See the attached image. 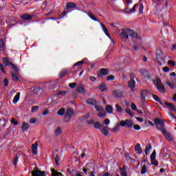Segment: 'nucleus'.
<instances>
[{
  "mask_svg": "<svg viewBox=\"0 0 176 176\" xmlns=\"http://www.w3.org/2000/svg\"><path fill=\"white\" fill-rule=\"evenodd\" d=\"M154 124L155 125V127H157L159 131H161V133L163 134V135H164L168 141H173L171 135L168 133V131L166 130V128H164V126H166V123H164V120L160 118H155L154 120Z\"/></svg>",
  "mask_w": 176,
  "mask_h": 176,
  "instance_id": "1",
  "label": "nucleus"
},
{
  "mask_svg": "<svg viewBox=\"0 0 176 176\" xmlns=\"http://www.w3.org/2000/svg\"><path fill=\"white\" fill-rule=\"evenodd\" d=\"M120 36L124 41H127V39H129V36H131L136 39V38H138V34L131 29L126 28L122 30Z\"/></svg>",
  "mask_w": 176,
  "mask_h": 176,
  "instance_id": "2",
  "label": "nucleus"
},
{
  "mask_svg": "<svg viewBox=\"0 0 176 176\" xmlns=\"http://www.w3.org/2000/svg\"><path fill=\"white\" fill-rule=\"evenodd\" d=\"M120 126H122V127H127L128 129H131V127L134 126V122L130 119L121 120L120 122V124H117L116 127L112 129L113 133H116V131H119V130H120Z\"/></svg>",
  "mask_w": 176,
  "mask_h": 176,
  "instance_id": "3",
  "label": "nucleus"
},
{
  "mask_svg": "<svg viewBox=\"0 0 176 176\" xmlns=\"http://www.w3.org/2000/svg\"><path fill=\"white\" fill-rule=\"evenodd\" d=\"M156 87L160 93H165L166 92V88H164V85H163V83H162V79L160 78H157L156 79Z\"/></svg>",
  "mask_w": 176,
  "mask_h": 176,
  "instance_id": "4",
  "label": "nucleus"
},
{
  "mask_svg": "<svg viewBox=\"0 0 176 176\" xmlns=\"http://www.w3.org/2000/svg\"><path fill=\"white\" fill-rule=\"evenodd\" d=\"M72 116H74V111L71 109H68L65 113V116L64 118L65 122H69Z\"/></svg>",
  "mask_w": 176,
  "mask_h": 176,
  "instance_id": "5",
  "label": "nucleus"
},
{
  "mask_svg": "<svg viewBox=\"0 0 176 176\" xmlns=\"http://www.w3.org/2000/svg\"><path fill=\"white\" fill-rule=\"evenodd\" d=\"M82 64H85V59H82V60L76 63L71 69L72 72H74L75 74H76V70H75V68H76L77 67V68L79 69L80 67L78 65H82Z\"/></svg>",
  "mask_w": 176,
  "mask_h": 176,
  "instance_id": "6",
  "label": "nucleus"
},
{
  "mask_svg": "<svg viewBox=\"0 0 176 176\" xmlns=\"http://www.w3.org/2000/svg\"><path fill=\"white\" fill-rule=\"evenodd\" d=\"M147 93H149V91H148V90H142V92L140 94L141 101L143 104H144V102H145V99L146 98V97H148V94Z\"/></svg>",
  "mask_w": 176,
  "mask_h": 176,
  "instance_id": "7",
  "label": "nucleus"
},
{
  "mask_svg": "<svg viewBox=\"0 0 176 176\" xmlns=\"http://www.w3.org/2000/svg\"><path fill=\"white\" fill-rule=\"evenodd\" d=\"M32 176H46L45 175V171L39 170H33L32 171Z\"/></svg>",
  "mask_w": 176,
  "mask_h": 176,
  "instance_id": "8",
  "label": "nucleus"
},
{
  "mask_svg": "<svg viewBox=\"0 0 176 176\" xmlns=\"http://www.w3.org/2000/svg\"><path fill=\"white\" fill-rule=\"evenodd\" d=\"M113 96L115 98H122L123 97V92L120 90H115L113 91Z\"/></svg>",
  "mask_w": 176,
  "mask_h": 176,
  "instance_id": "9",
  "label": "nucleus"
},
{
  "mask_svg": "<svg viewBox=\"0 0 176 176\" xmlns=\"http://www.w3.org/2000/svg\"><path fill=\"white\" fill-rule=\"evenodd\" d=\"M138 6V4H135L133 6V7L129 10V8H125V9H124L122 10V12H124V13H126V14H130V13H133V12L135 10V8Z\"/></svg>",
  "mask_w": 176,
  "mask_h": 176,
  "instance_id": "10",
  "label": "nucleus"
},
{
  "mask_svg": "<svg viewBox=\"0 0 176 176\" xmlns=\"http://www.w3.org/2000/svg\"><path fill=\"white\" fill-rule=\"evenodd\" d=\"M76 91L77 93H79V94H86V90H85V87H83V85H78L76 88Z\"/></svg>",
  "mask_w": 176,
  "mask_h": 176,
  "instance_id": "11",
  "label": "nucleus"
},
{
  "mask_svg": "<svg viewBox=\"0 0 176 176\" xmlns=\"http://www.w3.org/2000/svg\"><path fill=\"white\" fill-rule=\"evenodd\" d=\"M77 8V5L75 3L68 2L66 4V10H69V9H75Z\"/></svg>",
  "mask_w": 176,
  "mask_h": 176,
  "instance_id": "12",
  "label": "nucleus"
},
{
  "mask_svg": "<svg viewBox=\"0 0 176 176\" xmlns=\"http://www.w3.org/2000/svg\"><path fill=\"white\" fill-rule=\"evenodd\" d=\"M3 64H4L5 67H9V65H12L13 63L10 62V60L8 57L3 58Z\"/></svg>",
  "mask_w": 176,
  "mask_h": 176,
  "instance_id": "13",
  "label": "nucleus"
},
{
  "mask_svg": "<svg viewBox=\"0 0 176 176\" xmlns=\"http://www.w3.org/2000/svg\"><path fill=\"white\" fill-rule=\"evenodd\" d=\"M32 152L34 155H38V143L35 142L32 145Z\"/></svg>",
  "mask_w": 176,
  "mask_h": 176,
  "instance_id": "14",
  "label": "nucleus"
},
{
  "mask_svg": "<svg viewBox=\"0 0 176 176\" xmlns=\"http://www.w3.org/2000/svg\"><path fill=\"white\" fill-rule=\"evenodd\" d=\"M149 94L153 97L155 101H156L157 102H160V105H163V102H162V100L160 99V98H159V96L151 93H149Z\"/></svg>",
  "mask_w": 176,
  "mask_h": 176,
  "instance_id": "15",
  "label": "nucleus"
},
{
  "mask_svg": "<svg viewBox=\"0 0 176 176\" xmlns=\"http://www.w3.org/2000/svg\"><path fill=\"white\" fill-rule=\"evenodd\" d=\"M128 87L131 89V90H133L134 87H135V81L133 78L128 81Z\"/></svg>",
  "mask_w": 176,
  "mask_h": 176,
  "instance_id": "16",
  "label": "nucleus"
},
{
  "mask_svg": "<svg viewBox=\"0 0 176 176\" xmlns=\"http://www.w3.org/2000/svg\"><path fill=\"white\" fill-rule=\"evenodd\" d=\"M151 149H152V146L151 145V144H148L146 146L145 149H144V153H145L146 156H148L150 155L149 151H151Z\"/></svg>",
  "mask_w": 176,
  "mask_h": 176,
  "instance_id": "17",
  "label": "nucleus"
},
{
  "mask_svg": "<svg viewBox=\"0 0 176 176\" xmlns=\"http://www.w3.org/2000/svg\"><path fill=\"white\" fill-rule=\"evenodd\" d=\"M100 75L107 76V75H109V70H108V69L102 68L100 70Z\"/></svg>",
  "mask_w": 176,
  "mask_h": 176,
  "instance_id": "18",
  "label": "nucleus"
},
{
  "mask_svg": "<svg viewBox=\"0 0 176 176\" xmlns=\"http://www.w3.org/2000/svg\"><path fill=\"white\" fill-rule=\"evenodd\" d=\"M135 151H137V153H138V155H141V153H142V148H141V145L140 144V143L136 144L135 146Z\"/></svg>",
  "mask_w": 176,
  "mask_h": 176,
  "instance_id": "19",
  "label": "nucleus"
},
{
  "mask_svg": "<svg viewBox=\"0 0 176 176\" xmlns=\"http://www.w3.org/2000/svg\"><path fill=\"white\" fill-rule=\"evenodd\" d=\"M21 19L26 21L32 20V16L30 15V14H25L21 16Z\"/></svg>",
  "mask_w": 176,
  "mask_h": 176,
  "instance_id": "20",
  "label": "nucleus"
},
{
  "mask_svg": "<svg viewBox=\"0 0 176 176\" xmlns=\"http://www.w3.org/2000/svg\"><path fill=\"white\" fill-rule=\"evenodd\" d=\"M87 15L89 16V17H90V19L91 20H93L94 21H98L99 22L100 21H98L97 19V18H96V16L94 14L93 12H91V11H89L88 13H87Z\"/></svg>",
  "mask_w": 176,
  "mask_h": 176,
  "instance_id": "21",
  "label": "nucleus"
},
{
  "mask_svg": "<svg viewBox=\"0 0 176 176\" xmlns=\"http://www.w3.org/2000/svg\"><path fill=\"white\" fill-rule=\"evenodd\" d=\"M100 131L102 134H104V135H108V134H109V131H108V126H104L101 128Z\"/></svg>",
  "mask_w": 176,
  "mask_h": 176,
  "instance_id": "22",
  "label": "nucleus"
},
{
  "mask_svg": "<svg viewBox=\"0 0 176 176\" xmlns=\"http://www.w3.org/2000/svg\"><path fill=\"white\" fill-rule=\"evenodd\" d=\"M11 78L14 82H19V76H17V74L12 72H11Z\"/></svg>",
  "mask_w": 176,
  "mask_h": 176,
  "instance_id": "23",
  "label": "nucleus"
},
{
  "mask_svg": "<svg viewBox=\"0 0 176 176\" xmlns=\"http://www.w3.org/2000/svg\"><path fill=\"white\" fill-rule=\"evenodd\" d=\"M51 171H52V176H63V173L60 172H57V170H56V169L54 168H52Z\"/></svg>",
  "mask_w": 176,
  "mask_h": 176,
  "instance_id": "24",
  "label": "nucleus"
},
{
  "mask_svg": "<svg viewBox=\"0 0 176 176\" xmlns=\"http://www.w3.org/2000/svg\"><path fill=\"white\" fill-rule=\"evenodd\" d=\"M20 100V92L16 93V96L14 97L12 100L13 104H17Z\"/></svg>",
  "mask_w": 176,
  "mask_h": 176,
  "instance_id": "25",
  "label": "nucleus"
},
{
  "mask_svg": "<svg viewBox=\"0 0 176 176\" xmlns=\"http://www.w3.org/2000/svg\"><path fill=\"white\" fill-rule=\"evenodd\" d=\"M98 88L101 90V91H105L107 90V85H105V82H102L101 85H98Z\"/></svg>",
  "mask_w": 176,
  "mask_h": 176,
  "instance_id": "26",
  "label": "nucleus"
},
{
  "mask_svg": "<svg viewBox=\"0 0 176 176\" xmlns=\"http://www.w3.org/2000/svg\"><path fill=\"white\" fill-rule=\"evenodd\" d=\"M86 103L88 104V105H97V101L94 99H89L86 101Z\"/></svg>",
  "mask_w": 176,
  "mask_h": 176,
  "instance_id": "27",
  "label": "nucleus"
},
{
  "mask_svg": "<svg viewBox=\"0 0 176 176\" xmlns=\"http://www.w3.org/2000/svg\"><path fill=\"white\" fill-rule=\"evenodd\" d=\"M106 111L107 113H112L113 112V108H112V106L109 104L106 105Z\"/></svg>",
  "mask_w": 176,
  "mask_h": 176,
  "instance_id": "28",
  "label": "nucleus"
},
{
  "mask_svg": "<svg viewBox=\"0 0 176 176\" xmlns=\"http://www.w3.org/2000/svg\"><path fill=\"white\" fill-rule=\"evenodd\" d=\"M115 107L116 112H118V113H122L123 112V109H122V107L120 106L118 104H116L115 105Z\"/></svg>",
  "mask_w": 176,
  "mask_h": 176,
  "instance_id": "29",
  "label": "nucleus"
},
{
  "mask_svg": "<svg viewBox=\"0 0 176 176\" xmlns=\"http://www.w3.org/2000/svg\"><path fill=\"white\" fill-rule=\"evenodd\" d=\"M30 129V125L27 122H23L21 126V129L23 131H25V130H28Z\"/></svg>",
  "mask_w": 176,
  "mask_h": 176,
  "instance_id": "30",
  "label": "nucleus"
},
{
  "mask_svg": "<svg viewBox=\"0 0 176 176\" xmlns=\"http://www.w3.org/2000/svg\"><path fill=\"white\" fill-rule=\"evenodd\" d=\"M60 134H63V130H61V127L58 126L56 130H55V135L56 137H58Z\"/></svg>",
  "mask_w": 176,
  "mask_h": 176,
  "instance_id": "31",
  "label": "nucleus"
},
{
  "mask_svg": "<svg viewBox=\"0 0 176 176\" xmlns=\"http://www.w3.org/2000/svg\"><path fill=\"white\" fill-rule=\"evenodd\" d=\"M19 156L20 155L19 154H16L14 158L13 164L14 167H17V163L19 162Z\"/></svg>",
  "mask_w": 176,
  "mask_h": 176,
  "instance_id": "32",
  "label": "nucleus"
},
{
  "mask_svg": "<svg viewBox=\"0 0 176 176\" xmlns=\"http://www.w3.org/2000/svg\"><path fill=\"white\" fill-rule=\"evenodd\" d=\"M0 52H5V44L3 43V39H0Z\"/></svg>",
  "mask_w": 176,
  "mask_h": 176,
  "instance_id": "33",
  "label": "nucleus"
},
{
  "mask_svg": "<svg viewBox=\"0 0 176 176\" xmlns=\"http://www.w3.org/2000/svg\"><path fill=\"white\" fill-rule=\"evenodd\" d=\"M148 173V170H146V165L144 164L141 169V174L142 175H144V174H146Z\"/></svg>",
  "mask_w": 176,
  "mask_h": 176,
  "instance_id": "34",
  "label": "nucleus"
},
{
  "mask_svg": "<svg viewBox=\"0 0 176 176\" xmlns=\"http://www.w3.org/2000/svg\"><path fill=\"white\" fill-rule=\"evenodd\" d=\"M10 67H11V69H12V71H14V72H19V71H20V69H19V67H17V65H16L13 63Z\"/></svg>",
  "mask_w": 176,
  "mask_h": 176,
  "instance_id": "35",
  "label": "nucleus"
},
{
  "mask_svg": "<svg viewBox=\"0 0 176 176\" xmlns=\"http://www.w3.org/2000/svg\"><path fill=\"white\" fill-rule=\"evenodd\" d=\"M141 74L144 76V78H149V73L146 70L142 69Z\"/></svg>",
  "mask_w": 176,
  "mask_h": 176,
  "instance_id": "36",
  "label": "nucleus"
},
{
  "mask_svg": "<svg viewBox=\"0 0 176 176\" xmlns=\"http://www.w3.org/2000/svg\"><path fill=\"white\" fill-rule=\"evenodd\" d=\"M156 159V150H153V153L151 155V160L153 162Z\"/></svg>",
  "mask_w": 176,
  "mask_h": 176,
  "instance_id": "37",
  "label": "nucleus"
},
{
  "mask_svg": "<svg viewBox=\"0 0 176 176\" xmlns=\"http://www.w3.org/2000/svg\"><path fill=\"white\" fill-rule=\"evenodd\" d=\"M64 113H65V108H62V109H59L58 111V115H59V116H64Z\"/></svg>",
  "mask_w": 176,
  "mask_h": 176,
  "instance_id": "38",
  "label": "nucleus"
},
{
  "mask_svg": "<svg viewBox=\"0 0 176 176\" xmlns=\"http://www.w3.org/2000/svg\"><path fill=\"white\" fill-rule=\"evenodd\" d=\"M89 118H90V113H87L84 116L81 117L80 120H86L87 119H89Z\"/></svg>",
  "mask_w": 176,
  "mask_h": 176,
  "instance_id": "39",
  "label": "nucleus"
},
{
  "mask_svg": "<svg viewBox=\"0 0 176 176\" xmlns=\"http://www.w3.org/2000/svg\"><path fill=\"white\" fill-rule=\"evenodd\" d=\"M67 173H69V174H70V175L74 176L75 173H78V170H76L75 169H73L72 170H71V169L68 168Z\"/></svg>",
  "mask_w": 176,
  "mask_h": 176,
  "instance_id": "40",
  "label": "nucleus"
},
{
  "mask_svg": "<svg viewBox=\"0 0 176 176\" xmlns=\"http://www.w3.org/2000/svg\"><path fill=\"white\" fill-rule=\"evenodd\" d=\"M62 15L63 16H59L58 18H55L56 20H60V19L65 17V16H67V11H63Z\"/></svg>",
  "mask_w": 176,
  "mask_h": 176,
  "instance_id": "41",
  "label": "nucleus"
},
{
  "mask_svg": "<svg viewBox=\"0 0 176 176\" xmlns=\"http://www.w3.org/2000/svg\"><path fill=\"white\" fill-rule=\"evenodd\" d=\"M94 127L100 131L101 130V129H102V127H101V123H100L99 122H97L94 124Z\"/></svg>",
  "mask_w": 176,
  "mask_h": 176,
  "instance_id": "42",
  "label": "nucleus"
},
{
  "mask_svg": "<svg viewBox=\"0 0 176 176\" xmlns=\"http://www.w3.org/2000/svg\"><path fill=\"white\" fill-rule=\"evenodd\" d=\"M144 13V4L141 3L139 8V14Z\"/></svg>",
  "mask_w": 176,
  "mask_h": 176,
  "instance_id": "43",
  "label": "nucleus"
},
{
  "mask_svg": "<svg viewBox=\"0 0 176 176\" xmlns=\"http://www.w3.org/2000/svg\"><path fill=\"white\" fill-rule=\"evenodd\" d=\"M100 25H101L102 31L104 32V34L106 32H108V28H107V26H105V25H104V23H100Z\"/></svg>",
  "mask_w": 176,
  "mask_h": 176,
  "instance_id": "44",
  "label": "nucleus"
},
{
  "mask_svg": "<svg viewBox=\"0 0 176 176\" xmlns=\"http://www.w3.org/2000/svg\"><path fill=\"white\" fill-rule=\"evenodd\" d=\"M67 75V70L64 69L61 72V73L59 74L60 78H64Z\"/></svg>",
  "mask_w": 176,
  "mask_h": 176,
  "instance_id": "45",
  "label": "nucleus"
},
{
  "mask_svg": "<svg viewBox=\"0 0 176 176\" xmlns=\"http://www.w3.org/2000/svg\"><path fill=\"white\" fill-rule=\"evenodd\" d=\"M168 64L170 65V67H175V62L174 60H169Z\"/></svg>",
  "mask_w": 176,
  "mask_h": 176,
  "instance_id": "46",
  "label": "nucleus"
},
{
  "mask_svg": "<svg viewBox=\"0 0 176 176\" xmlns=\"http://www.w3.org/2000/svg\"><path fill=\"white\" fill-rule=\"evenodd\" d=\"M0 71H1L3 74H6V70H5V67H3V65L2 63L0 64Z\"/></svg>",
  "mask_w": 176,
  "mask_h": 176,
  "instance_id": "47",
  "label": "nucleus"
},
{
  "mask_svg": "<svg viewBox=\"0 0 176 176\" xmlns=\"http://www.w3.org/2000/svg\"><path fill=\"white\" fill-rule=\"evenodd\" d=\"M77 85L78 84L76 82L70 83L69 84V87H70L71 89H75Z\"/></svg>",
  "mask_w": 176,
  "mask_h": 176,
  "instance_id": "48",
  "label": "nucleus"
},
{
  "mask_svg": "<svg viewBox=\"0 0 176 176\" xmlns=\"http://www.w3.org/2000/svg\"><path fill=\"white\" fill-rule=\"evenodd\" d=\"M39 109V106H34L32 107V112L35 113Z\"/></svg>",
  "mask_w": 176,
  "mask_h": 176,
  "instance_id": "49",
  "label": "nucleus"
},
{
  "mask_svg": "<svg viewBox=\"0 0 176 176\" xmlns=\"http://www.w3.org/2000/svg\"><path fill=\"white\" fill-rule=\"evenodd\" d=\"M95 109L98 112H100V111H102V108H101L100 105H97L96 104L95 106Z\"/></svg>",
  "mask_w": 176,
  "mask_h": 176,
  "instance_id": "50",
  "label": "nucleus"
},
{
  "mask_svg": "<svg viewBox=\"0 0 176 176\" xmlns=\"http://www.w3.org/2000/svg\"><path fill=\"white\" fill-rule=\"evenodd\" d=\"M151 164L155 167H157L159 166V162H157V160L151 161Z\"/></svg>",
  "mask_w": 176,
  "mask_h": 176,
  "instance_id": "51",
  "label": "nucleus"
},
{
  "mask_svg": "<svg viewBox=\"0 0 176 176\" xmlns=\"http://www.w3.org/2000/svg\"><path fill=\"white\" fill-rule=\"evenodd\" d=\"M162 71L165 73H168V72H170V67H164L163 69H162Z\"/></svg>",
  "mask_w": 176,
  "mask_h": 176,
  "instance_id": "52",
  "label": "nucleus"
},
{
  "mask_svg": "<svg viewBox=\"0 0 176 176\" xmlns=\"http://www.w3.org/2000/svg\"><path fill=\"white\" fill-rule=\"evenodd\" d=\"M11 123L14 124V126H17V124H19V121H16L14 118H12Z\"/></svg>",
  "mask_w": 176,
  "mask_h": 176,
  "instance_id": "53",
  "label": "nucleus"
},
{
  "mask_svg": "<svg viewBox=\"0 0 176 176\" xmlns=\"http://www.w3.org/2000/svg\"><path fill=\"white\" fill-rule=\"evenodd\" d=\"M115 80V76H109L107 77V80L109 81V80Z\"/></svg>",
  "mask_w": 176,
  "mask_h": 176,
  "instance_id": "54",
  "label": "nucleus"
},
{
  "mask_svg": "<svg viewBox=\"0 0 176 176\" xmlns=\"http://www.w3.org/2000/svg\"><path fill=\"white\" fill-rule=\"evenodd\" d=\"M125 112H126V113L130 116H133V113H131V110L130 109L126 108Z\"/></svg>",
  "mask_w": 176,
  "mask_h": 176,
  "instance_id": "55",
  "label": "nucleus"
},
{
  "mask_svg": "<svg viewBox=\"0 0 176 176\" xmlns=\"http://www.w3.org/2000/svg\"><path fill=\"white\" fill-rule=\"evenodd\" d=\"M133 129L134 130H137L138 131L139 130H141V126L138 124H135L133 125Z\"/></svg>",
  "mask_w": 176,
  "mask_h": 176,
  "instance_id": "56",
  "label": "nucleus"
},
{
  "mask_svg": "<svg viewBox=\"0 0 176 176\" xmlns=\"http://www.w3.org/2000/svg\"><path fill=\"white\" fill-rule=\"evenodd\" d=\"M131 108L133 111H137V106L134 103H131Z\"/></svg>",
  "mask_w": 176,
  "mask_h": 176,
  "instance_id": "57",
  "label": "nucleus"
},
{
  "mask_svg": "<svg viewBox=\"0 0 176 176\" xmlns=\"http://www.w3.org/2000/svg\"><path fill=\"white\" fill-rule=\"evenodd\" d=\"M58 162H60V158L58 157V155L56 154V157H55L56 164L58 165Z\"/></svg>",
  "mask_w": 176,
  "mask_h": 176,
  "instance_id": "58",
  "label": "nucleus"
},
{
  "mask_svg": "<svg viewBox=\"0 0 176 176\" xmlns=\"http://www.w3.org/2000/svg\"><path fill=\"white\" fill-rule=\"evenodd\" d=\"M29 122L31 124H35V123H36V119L32 118L29 120Z\"/></svg>",
  "mask_w": 176,
  "mask_h": 176,
  "instance_id": "59",
  "label": "nucleus"
},
{
  "mask_svg": "<svg viewBox=\"0 0 176 176\" xmlns=\"http://www.w3.org/2000/svg\"><path fill=\"white\" fill-rule=\"evenodd\" d=\"M4 86L5 87H8V86H9V80L8 78L4 79Z\"/></svg>",
  "mask_w": 176,
  "mask_h": 176,
  "instance_id": "60",
  "label": "nucleus"
},
{
  "mask_svg": "<svg viewBox=\"0 0 176 176\" xmlns=\"http://www.w3.org/2000/svg\"><path fill=\"white\" fill-rule=\"evenodd\" d=\"M104 124H106V126H108V124H109L111 123V120H109V119H108V118H106L104 120Z\"/></svg>",
  "mask_w": 176,
  "mask_h": 176,
  "instance_id": "61",
  "label": "nucleus"
},
{
  "mask_svg": "<svg viewBox=\"0 0 176 176\" xmlns=\"http://www.w3.org/2000/svg\"><path fill=\"white\" fill-rule=\"evenodd\" d=\"M105 115H107V113L100 112V113L98 114V116L99 118H104V116H105Z\"/></svg>",
  "mask_w": 176,
  "mask_h": 176,
  "instance_id": "62",
  "label": "nucleus"
},
{
  "mask_svg": "<svg viewBox=\"0 0 176 176\" xmlns=\"http://www.w3.org/2000/svg\"><path fill=\"white\" fill-rule=\"evenodd\" d=\"M89 80H91V82H96V80H97V78H96L95 76H90Z\"/></svg>",
  "mask_w": 176,
  "mask_h": 176,
  "instance_id": "63",
  "label": "nucleus"
},
{
  "mask_svg": "<svg viewBox=\"0 0 176 176\" xmlns=\"http://www.w3.org/2000/svg\"><path fill=\"white\" fill-rule=\"evenodd\" d=\"M173 103H168V102H165V106L167 107L168 108H171L173 107Z\"/></svg>",
  "mask_w": 176,
  "mask_h": 176,
  "instance_id": "64",
  "label": "nucleus"
}]
</instances>
